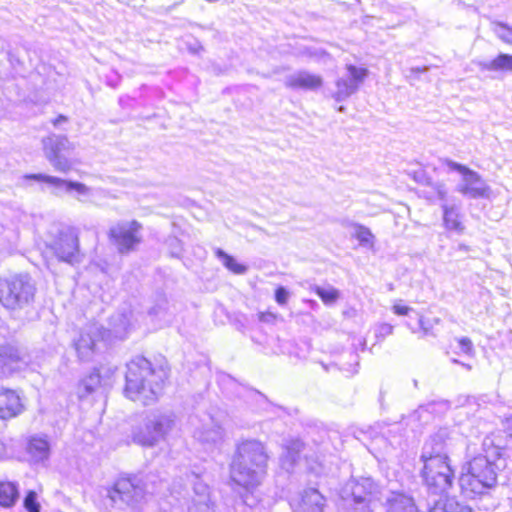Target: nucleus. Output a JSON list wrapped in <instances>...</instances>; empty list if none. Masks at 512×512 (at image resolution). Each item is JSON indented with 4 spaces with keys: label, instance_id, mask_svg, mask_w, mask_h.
I'll use <instances>...</instances> for the list:
<instances>
[{
    "label": "nucleus",
    "instance_id": "1",
    "mask_svg": "<svg viewBox=\"0 0 512 512\" xmlns=\"http://www.w3.org/2000/svg\"><path fill=\"white\" fill-rule=\"evenodd\" d=\"M505 455L506 448L500 444L499 437L493 434L485 436L481 452L465 462L459 476L462 494L475 498L494 488Z\"/></svg>",
    "mask_w": 512,
    "mask_h": 512
},
{
    "label": "nucleus",
    "instance_id": "38",
    "mask_svg": "<svg viewBox=\"0 0 512 512\" xmlns=\"http://www.w3.org/2000/svg\"><path fill=\"white\" fill-rule=\"evenodd\" d=\"M417 71H418V72H425V71H426V69H425V68H418V69H417Z\"/></svg>",
    "mask_w": 512,
    "mask_h": 512
},
{
    "label": "nucleus",
    "instance_id": "4",
    "mask_svg": "<svg viewBox=\"0 0 512 512\" xmlns=\"http://www.w3.org/2000/svg\"><path fill=\"white\" fill-rule=\"evenodd\" d=\"M446 165L463 176V184L459 188L460 193L474 199L488 198L490 196L489 186L486 185L477 172L465 165L450 160L446 161Z\"/></svg>",
    "mask_w": 512,
    "mask_h": 512
},
{
    "label": "nucleus",
    "instance_id": "9",
    "mask_svg": "<svg viewBox=\"0 0 512 512\" xmlns=\"http://www.w3.org/2000/svg\"><path fill=\"white\" fill-rule=\"evenodd\" d=\"M351 497L355 503L370 501L376 492V484L370 478H359L351 483Z\"/></svg>",
    "mask_w": 512,
    "mask_h": 512
},
{
    "label": "nucleus",
    "instance_id": "11",
    "mask_svg": "<svg viewBox=\"0 0 512 512\" xmlns=\"http://www.w3.org/2000/svg\"><path fill=\"white\" fill-rule=\"evenodd\" d=\"M322 78L318 75L301 72L290 77L286 86L293 90H315L322 86Z\"/></svg>",
    "mask_w": 512,
    "mask_h": 512
},
{
    "label": "nucleus",
    "instance_id": "19",
    "mask_svg": "<svg viewBox=\"0 0 512 512\" xmlns=\"http://www.w3.org/2000/svg\"><path fill=\"white\" fill-rule=\"evenodd\" d=\"M488 68L493 71H511L512 72V55L500 53L493 58Z\"/></svg>",
    "mask_w": 512,
    "mask_h": 512
},
{
    "label": "nucleus",
    "instance_id": "16",
    "mask_svg": "<svg viewBox=\"0 0 512 512\" xmlns=\"http://www.w3.org/2000/svg\"><path fill=\"white\" fill-rule=\"evenodd\" d=\"M440 324V319L434 313L428 311L419 316V331L422 335L433 334L434 328Z\"/></svg>",
    "mask_w": 512,
    "mask_h": 512
},
{
    "label": "nucleus",
    "instance_id": "13",
    "mask_svg": "<svg viewBox=\"0 0 512 512\" xmlns=\"http://www.w3.org/2000/svg\"><path fill=\"white\" fill-rule=\"evenodd\" d=\"M74 348L80 358H86L96 350V339L89 334H81L74 343Z\"/></svg>",
    "mask_w": 512,
    "mask_h": 512
},
{
    "label": "nucleus",
    "instance_id": "2",
    "mask_svg": "<svg viewBox=\"0 0 512 512\" xmlns=\"http://www.w3.org/2000/svg\"><path fill=\"white\" fill-rule=\"evenodd\" d=\"M420 477L427 489L441 493L453 486L455 467L447 453H422Z\"/></svg>",
    "mask_w": 512,
    "mask_h": 512
},
{
    "label": "nucleus",
    "instance_id": "10",
    "mask_svg": "<svg viewBox=\"0 0 512 512\" xmlns=\"http://www.w3.org/2000/svg\"><path fill=\"white\" fill-rule=\"evenodd\" d=\"M20 498V487L17 481L0 480V508L10 509L16 505Z\"/></svg>",
    "mask_w": 512,
    "mask_h": 512
},
{
    "label": "nucleus",
    "instance_id": "3",
    "mask_svg": "<svg viewBox=\"0 0 512 512\" xmlns=\"http://www.w3.org/2000/svg\"><path fill=\"white\" fill-rule=\"evenodd\" d=\"M35 283L28 274H15L0 279V303L7 309H21L34 300Z\"/></svg>",
    "mask_w": 512,
    "mask_h": 512
},
{
    "label": "nucleus",
    "instance_id": "28",
    "mask_svg": "<svg viewBox=\"0 0 512 512\" xmlns=\"http://www.w3.org/2000/svg\"><path fill=\"white\" fill-rule=\"evenodd\" d=\"M393 331H394V326L392 324H390V323H381L377 327L376 337H377V339L383 340L386 337L392 335Z\"/></svg>",
    "mask_w": 512,
    "mask_h": 512
},
{
    "label": "nucleus",
    "instance_id": "26",
    "mask_svg": "<svg viewBox=\"0 0 512 512\" xmlns=\"http://www.w3.org/2000/svg\"><path fill=\"white\" fill-rule=\"evenodd\" d=\"M346 69L350 75V78L356 83L362 82L368 74L366 68L357 67L351 64L347 65Z\"/></svg>",
    "mask_w": 512,
    "mask_h": 512
},
{
    "label": "nucleus",
    "instance_id": "7",
    "mask_svg": "<svg viewBox=\"0 0 512 512\" xmlns=\"http://www.w3.org/2000/svg\"><path fill=\"white\" fill-rule=\"evenodd\" d=\"M239 464L248 468H264L268 456L260 442L249 441L238 448Z\"/></svg>",
    "mask_w": 512,
    "mask_h": 512
},
{
    "label": "nucleus",
    "instance_id": "32",
    "mask_svg": "<svg viewBox=\"0 0 512 512\" xmlns=\"http://www.w3.org/2000/svg\"><path fill=\"white\" fill-rule=\"evenodd\" d=\"M461 351L464 354L471 355L473 353V344L469 338H461L458 340Z\"/></svg>",
    "mask_w": 512,
    "mask_h": 512
},
{
    "label": "nucleus",
    "instance_id": "20",
    "mask_svg": "<svg viewBox=\"0 0 512 512\" xmlns=\"http://www.w3.org/2000/svg\"><path fill=\"white\" fill-rule=\"evenodd\" d=\"M60 152L61 147L58 145L52 146L49 150L48 159L56 170L66 172L70 169V165L66 160H62Z\"/></svg>",
    "mask_w": 512,
    "mask_h": 512
},
{
    "label": "nucleus",
    "instance_id": "17",
    "mask_svg": "<svg viewBox=\"0 0 512 512\" xmlns=\"http://www.w3.org/2000/svg\"><path fill=\"white\" fill-rule=\"evenodd\" d=\"M353 238H355L361 246L370 247L374 246L375 237L371 230L363 225L357 224L354 226Z\"/></svg>",
    "mask_w": 512,
    "mask_h": 512
},
{
    "label": "nucleus",
    "instance_id": "14",
    "mask_svg": "<svg viewBox=\"0 0 512 512\" xmlns=\"http://www.w3.org/2000/svg\"><path fill=\"white\" fill-rule=\"evenodd\" d=\"M443 221L445 228L448 230H454L458 232H462L464 230L461 216L454 207L444 208Z\"/></svg>",
    "mask_w": 512,
    "mask_h": 512
},
{
    "label": "nucleus",
    "instance_id": "5",
    "mask_svg": "<svg viewBox=\"0 0 512 512\" xmlns=\"http://www.w3.org/2000/svg\"><path fill=\"white\" fill-rule=\"evenodd\" d=\"M51 248L60 260L71 262L79 252V238L72 230L60 231L55 236Z\"/></svg>",
    "mask_w": 512,
    "mask_h": 512
},
{
    "label": "nucleus",
    "instance_id": "18",
    "mask_svg": "<svg viewBox=\"0 0 512 512\" xmlns=\"http://www.w3.org/2000/svg\"><path fill=\"white\" fill-rule=\"evenodd\" d=\"M492 29L498 39L504 44L512 46V25L501 21H494Z\"/></svg>",
    "mask_w": 512,
    "mask_h": 512
},
{
    "label": "nucleus",
    "instance_id": "36",
    "mask_svg": "<svg viewBox=\"0 0 512 512\" xmlns=\"http://www.w3.org/2000/svg\"><path fill=\"white\" fill-rule=\"evenodd\" d=\"M67 121V117L64 116V115H59L58 117H56L54 120H53V124L54 125H58L59 123L61 122H65Z\"/></svg>",
    "mask_w": 512,
    "mask_h": 512
},
{
    "label": "nucleus",
    "instance_id": "12",
    "mask_svg": "<svg viewBox=\"0 0 512 512\" xmlns=\"http://www.w3.org/2000/svg\"><path fill=\"white\" fill-rule=\"evenodd\" d=\"M24 364V356L17 349L9 348L0 354V366L4 373L19 371Z\"/></svg>",
    "mask_w": 512,
    "mask_h": 512
},
{
    "label": "nucleus",
    "instance_id": "37",
    "mask_svg": "<svg viewBox=\"0 0 512 512\" xmlns=\"http://www.w3.org/2000/svg\"><path fill=\"white\" fill-rule=\"evenodd\" d=\"M146 369L149 375H154L156 372V369L152 368L150 365Z\"/></svg>",
    "mask_w": 512,
    "mask_h": 512
},
{
    "label": "nucleus",
    "instance_id": "15",
    "mask_svg": "<svg viewBox=\"0 0 512 512\" xmlns=\"http://www.w3.org/2000/svg\"><path fill=\"white\" fill-rule=\"evenodd\" d=\"M215 255L222 261L225 268L234 274H244L247 271V266L239 263L233 256L227 254L221 249L215 251Z\"/></svg>",
    "mask_w": 512,
    "mask_h": 512
},
{
    "label": "nucleus",
    "instance_id": "29",
    "mask_svg": "<svg viewBox=\"0 0 512 512\" xmlns=\"http://www.w3.org/2000/svg\"><path fill=\"white\" fill-rule=\"evenodd\" d=\"M409 175L418 183H429L430 178L429 175L423 168H418L416 170H412Z\"/></svg>",
    "mask_w": 512,
    "mask_h": 512
},
{
    "label": "nucleus",
    "instance_id": "34",
    "mask_svg": "<svg viewBox=\"0 0 512 512\" xmlns=\"http://www.w3.org/2000/svg\"><path fill=\"white\" fill-rule=\"evenodd\" d=\"M154 430L158 433L159 436H163L165 434V429L161 423H156L153 426Z\"/></svg>",
    "mask_w": 512,
    "mask_h": 512
},
{
    "label": "nucleus",
    "instance_id": "22",
    "mask_svg": "<svg viewBox=\"0 0 512 512\" xmlns=\"http://www.w3.org/2000/svg\"><path fill=\"white\" fill-rule=\"evenodd\" d=\"M313 291L325 304L334 303L339 298V292L335 288L315 287Z\"/></svg>",
    "mask_w": 512,
    "mask_h": 512
},
{
    "label": "nucleus",
    "instance_id": "33",
    "mask_svg": "<svg viewBox=\"0 0 512 512\" xmlns=\"http://www.w3.org/2000/svg\"><path fill=\"white\" fill-rule=\"evenodd\" d=\"M62 185H65L68 190H75L78 193L84 194L87 192V187L79 182L65 181Z\"/></svg>",
    "mask_w": 512,
    "mask_h": 512
},
{
    "label": "nucleus",
    "instance_id": "31",
    "mask_svg": "<svg viewBox=\"0 0 512 512\" xmlns=\"http://www.w3.org/2000/svg\"><path fill=\"white\" fill-rule=\"evenodd\" d=\"M275 300L279 305H285L288 300V292L282 286L275 289Z\"/></svg>",
    "mask_w": 512,
    "mask_h": 512
},
{
    "label": "nucleus",
    "instance_id": "6",
    "mask_svg": "<svg viewBox=\"0 0 512 512\" xmlns=\"http://www.w3.org/2000/svg\"><path fill=\"white\" fill-rule=\"evenodd\" d=\"M26 410L25 401L17 390L0 389V419L10 420Z\"/></svg>",
    "mask_w": 512,
    "mask_h": 512
},
{
    "label": "nucleus",
    "instance_id": "23",
    "mask_svg": "<svg viewBox=\"0 0 512 512\" xmlns=\"http://www.w3.org/2000/svg\"><path fill=\"white\" fill-rule=\"evenodd\" d=\"M23 506L28 512H41L38 495L34 490H28L23 500Z\"/></svg>",
    "mask_w": 512,
    "mask_h": 512
},
{
    "label": "nucleus",
    "instance_id": "27",
    "mask_svg": "<svg viewBox=\"0 0 512 512\" xmlns=\"http://www.w3.org/2000/svg\"><path fill=\"white\" fill-rule=\"evenodd\" d=\"M391 310L397 316H407L412 311V307L403 300H397L393 303Z\"/></svg>",
    "mask_w": 512,
    "mask_h": 512
},
{
    "label": "nucleus",
    "instance_id": "21",
    "mask_svg": "<svg viewBox=\"0 0 512 512\" xmlns=\"http://www.w3.org/2000/svg\"><path fill=\"white\" fill-rule=\"evenodd\" d=\"M48 449L47 442L41 438H31L27 444V451L33 456H45Z\"/></svg>",
    "mask_w": 512,
    "mask_h": 512
},
{
    "label": "nucleus",
    "instance_id": "8",
    "mask_svg": "<svg viewBox=\"0 0 512 512\" xmlns=\"http://www.w3.org/2000/svg\"><path fill=\"white\" fill-rule=\"evenodd\" d=\"M326 498L316 489L306 490L297 504L298 512H324Z\"/></svg>",
    "mask_w": 512,
    "mask_h": 512
},
{
    "label": "nucleus",
    "instance_id": "30",
    "mask_svg": "<svg viewBox=\"0 0 512 512\" xmlns=\"http://www.w3.org/2000/svg\"><path fill=\"white\" fill-rule=\"evenodd\" d=\"M139 225L135 222L130 223V249H132L133 245L141 242L142 237L137 235Z\"/></svg>",
    "mask_w": 512,
    "mask_h": 512
},
{
    "label": "nucleus",
    "instance_id": "25",
    "mask_svg": "<svg viewBox=\"0 0 512 512\" xmlns=\"http://www.w3.org/2000/svg\"><path fill=\"white\" fill-rule=\"evenodd\" d=\"M24 179L28 181L45 182L55 186H61L64 183V180L60 178L47 176L43 174H27L24 176Z\"/></svg>",
    "mask_w": 512,
    "mask_h": 512
},
{
    "label": "nucleus",
    "instance_id": "24",
    "mask_svg": "<svg viewBox=\"0 0 512 512\" xmlns=\"http://www.w3.org/2000/svg\"><path fill=\"white\" fill-rule=\"evenodd\" d=\"M125 492H126V481L119 480L108 489V497L113 502H116L118 500H123Z\"/></svg>",
    "mask_w": 512,
    "mask_h": 512
},
{
    "label": "nucleus",
    "instance_id": "35",
    "mask_svg": "<svg viewBox=\"0 0 512 512\" xmlns=\"http://www.w3.org/2000/svg\"><path fill=\"white\" fill-rule=\"evenodd\" d=\"M158 370H159V372H161V374H162V375L160 376V381H161V382H164V380H166V379L168 378V373H167L166 369H165L164 367H162V366H159V367H158Z\"/></svg>",
    "mask_w": 512,
    "mask_h": 512
}]
</instances>
